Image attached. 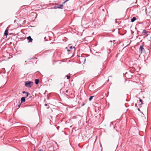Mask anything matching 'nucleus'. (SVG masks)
<instances>
[{
  "label": "nucleus",
  "instance_id": "nucleus-17",
  "mask_svg": "<svg viewBox=\"0 0 151 151\" xmlns=\"http://www.w3.org/2000/svg\"><path fill=\"white\" fill-rule=\"evenodd\" d=\"M20 105H21V103H20L19 105H18V107H20Z\"/></svg>",
  "mask_w": 151,
  "mask_h": 151
},
{
  "label": "nucleus",
  "instance_id": "nucleus-2",
  "mask_svg": "<svg viewBox=\"0 0 151 151\" xmlns=\"http://www.w3.org/2000/svg\"><path fill=\"white\" fill-rule=\"evenodd\" d=\"M139 50L141 53H142L143 51H144V49L143 48V45H141L140 46Z\"/></svg>",
  "mask_w": 151,
  "mask_h": 151
},
{
  "label": "nucleus",
  "instance_id": "nucleus-10",
  "mask_svg": "<svg viewBox=\"0 0 151 151\" xmlns=\"http://www.w3.org/2000/svg\"><path fill=\"white\" fill-rule=\"evenodd\" d=\"M35 83L36 84H38L39 83V80L38 79H36L35 80Z\"/></svg>",
  "mask_w": 151,
  "mask_h": 151
},
{
  "label": "nucleus",
  "instance_id": "nucleus-12",
  "mask_svg": "<svg viewBox=\"0 0 151 151\" xmlns=\"http://www.w3.org/2000/svg\"><path fill=\"white\" fill-rule=\"evenodd\" d=\"M94 96H91L89 98V100L90 101H91L92 100V99L93 97H94Z\"/></svg>",
  "mask_w": 151,
  "mask_h": 151
},
{
  "label": "nucleus",
  "instance_id": "nucleus-19",
  "mask_svg": "<svg viewBox=\"0 0 151 151\" xmlns=\"http://www.w3.org/2000/svg\"><path fill=\"white\" fill-rule=\"evenodd\" d=\"M137 109H138V110L139 111H140V109H139V108H138Z\"/></svg>",
  "mask_w": 151,
  "mask_h": 151
},
{
  "label": "nucleus",
  "instance_id": "nucleus-21",
  "mask_svg": "<svg viewBox=\"0 0 151 151\" xmlns=\"http://www.w3.org/2000/svg\"><path fill=\"white\" fill-rule=\"evenodd\" d=\"M31 97H32V96H31L30 97H29V98H31Z\"/></svg>",
  "mask_w": 151,
  "mask_h": 151
},
{
  "label": "nucleus",
  "instance_id": "nucleus-23",
  "mask_svg": "<svg viewBox=\"0 0 151 151\" xmlns=\"http://www.w3.org/2000/svg\"><path fill=\"white\" fill-rule=\"evenodd\" d=\"M84 58V59L85 60H86L85 58Z\"/></svg>",
  "mask_w": 151,
  "mask_h": 151
},
{
  "label": "nucleus",
  "instance_id": "nucleus-20",
  "mask_svg": "<svg viewBox=\"0 0 151 151\" xmlns=\"http://www.w3.org/2000/svg\"><path fill=\"white\" fill-rule=\"evenodd\" d=\"M68 90H67L66 91V93H68Z\"/></svg>",
  "mask_w": 151,
  "mask_h": 151
},
{
  "label": "nucleus",
  "instance_id": "nucleus-25",
  "mask_svg": "<svg viewBox=\"0 0 151 151\" xmlns=\"http://www.w3.org/2000/svg\"><path fill=\"white\" fill-rule=\"evenodd\" d=\"M84 104H83V105H84Z\"/></svg>",
  "mask_w": 151,
  "mask_h": 151
},
{
  "label": "nucleus",
  "instance_id": "nucleus-24",
  "mask_svg": "<svg viewBox=\"0 0 151 151\" xmlns=\"http://www.w3.org/2000/svg\"><path fill=\"white\" fill-rule=\"evenodd\" d=\"M70 51V50H68V51Z\"/></svg>",
  "mask_w": 151,
  "mask_h": 151
},
{
  "label": "nucleus",
  "instance_id": "nucleus-8",
  "mask_svg": "<svg viewBox=\"0 0 151 151\" xmlns=\"http://www.w3.org/2000/svg\"><path fill=\"white\" fill-rule=\"evenodd\" d=\"M136 19L135 17H133V18L131 19V22H134L136 20Z\"/></svg>",
  "mask_w": 151,
  "mask_h": 151
},
{
  "label": "nucleus",
  "instance_id": "nucleus-16",
  "mask_svg": "<svg viewBox=\"0 0 151 151\" xmlns=\"http://www.w3.org/2000/svg\"><path fill=\"white\" fill-rule=\"evenodd\" d=\"M75 47H73L72 46H71V47H70V49H72V48H75Z\"/></svg>",
  "mask_w": 151,
  "mask_h": 151
},
{
  "label": "nucleus",
  "instance_id": "nucleus-7",
  "mask_svg": "<svg viewBox=\"0 0 151 151\" xmlns=\"http://www.w3.org/2000/svg\"><path fill=\"white\" fill-rule=\"evenodd\" d=\"M22 93L23 94H24V93H26V97H28L29 96V93L27 92H25V91H23L22 92Z\"/></svg>",
  "mask_w": 151,
  "mask_h": 151
},
{
  "label": "nucleus",
  "instance_id": "nucleus-5",
  "mask_svg": "<svg viewBox=\"0 0 151 151\" xmlns=\"http://www.w3.org/2000/svg\"><path fill=\"white\" fill-rule=\"evenodd\" d=\"M4 35H6L7 36L8 35V28H7L6 30H5L4 33Z\"/></svg>",
  "mask_w": 151,
  "mask_h": 151
},
{
  "label": "nucleus",
  "instance_id": "nucleus-18",
  "mask_svg": "<svg viewBox=\"0 0 151 151\" xmlns=\"http://www.w3.org/2000/svg\"><path fill=\"white\" fill-rule=\"evenodd\" d=\"M45 106H47V104H45Z\"/></svg>",
  "mask_w": 151,
  "mask_h": 151
},
{
  "label": "nucleus",
  "instance_id": "nucleus-4",
  "mask_svg": "<svg viewBox=\"0 0 151 151\" xmlns=\"http://www.w3.org/2000/svg\"><path fill=\"white\" fill-rule=\"evenodd\" d=\"M21 103L24 102L25 101V97H22L21 99Z\"/></svg>",
  "mask_w": 151,
  "mask_h": 151
},
{
  "label": "nucleus",
  "instance_id": "nucleus-11",
  "mask_svg": "<svg viewBox=\"0 0 151 151\" xmlns=\"http://www.w3.org/2000/svg\"><path fill=\"white\" fill-rule=\"evenodd\" d=\"M63 4H60L59 6H58V9H63Z\"/></svg>",
  "mask_w": 151,
  "mask_h": 151
},
{
  "label": "nucleus",
  "instance_id": "nucleus-13",
  "mask_svg": "<svg viewBox=\"0 0 151 151\" xmlns=\"http://www.w3.org/2000/svg\"><path fill=\"white\" fill-rule=\"evenodd\" d=\"M142 99H139V101L141 102V104H143V103H142Z\"/></svg>",
  "mask_w": 151,
  "mask_h": 151
},
{
  "label": "nucleus",
  "instance_id": "nucleus-15",
  "mask_svg": "<svg viewBox=\"0 0 151 151\" xmlns=\"http://www.w3.org/2000/svg\"><path fill=\"white\" fill-rule=\"evenodd\" d=\"M54 9H58V6H55L54 7Z\"/></svg>",
  "mask_w": 151,
  "mask_h": 151
},
{
  "label": "nucleus",
  "instance_id": "nucleus-9",
  "mask_svg": "<svg viewBox=\"0 0 151 151\" xmlns=\"http://www.w3.org/2000/svg\"><path fill=\"white\" fill-rule=\"evenodd\" d=\"M147 32L145 30H144L142 32V34L143 35H145L147 34Z\"/></svg>",
  "mask_w": 151,
  "mask_h": 151
},
{
  "label": "nucleus",
  "instance_id": "nucleus-14",
  "mask_svg": "<svg viewBox=\"0 0 151 151\" xmlns=\"http://www.w3.org/2000/svg\"><path fill=\"white\" fill-rule=\"evenodd\" d=\"M66 76L67 77V79H68L70 78V76H68V75H67Z\"/></svg>",
  "mask_w": 151,
  "mask_h": 151
},
{
  "label": "nucleus",
  "instance_id": "nucleus-1",
  "mask_svg": "<svg viewBox=\"0 0 151 151\" xmlns=\"http://www.w3.org/2000/svg\"><path fill=\"white\" fill-rule=\"evenodd\" d=\"M33 83L31 81H26L25 83V86L28 87H30L32 85Z\"/></svg>",
  "mask_w": 151,
  "mask_h": 151
},
{
  "label": "nucleus",
  "instance_id": "nucleus-22",
  "mask_svg": "<svg viewBox=\"0 0 151 151\" xmlns=\"http://www.w3.org/2000/svg\"><path fill=\"white\" fill-rule=\"evenodd\" d=\"M39 151H42L41 150H40Z\"/></svg>",
  "mask_w": 151,
  "mask_h": 151
},
{
  "label": "nucleus",
  "instance_id": "nucleus-3",
  "mask_svg": "<svg viewBox=\"0 0 151 151\" xmlns=\"http://www.w3.org/2000/svg\"><path fill=\"white\" fill-rule=\"evenodd\" d=\"M131 73V74H132V73H131L130 72H126V73L125 74V76L127 77H128V78H131L132 76V75H131L130 76H128V75L129 74V73Z\"/></svg>",
  "mask_w": 151,
  "mask_h": 151
},
{
  "label": "nucleus",
  "instance_id": "nucleus-6",
  "mask_svg": "<svg viewBox=\"0 0 151 151\" xmlns=\"http://www.w3.org/2000/svg\"><path fill=\"white\" fill-rule=\"evenodd\" d=\"M27 39L29 40V42H32V39L31 38V37L30 36L27 37Z\"/></svg>",
  "mask_w": 151,
  "mask_h": 151
}]
</instances>
